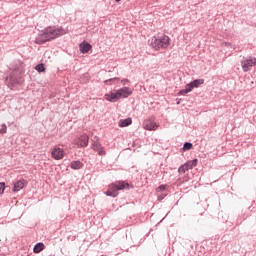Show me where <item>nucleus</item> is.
Instances as JSON below:
<instances>
[{
	"instance_id": "1",
	"label": "nucleus",
	"mask_w": 256,
	"mask_h": 256,
	"mask_svg": "<svg viewBox=\"0 0 256 256\" xmlns=\"http://www.w3.org/2000/svg\"><path fill=\"white\" fill-rule=\"evenodd\" d=\"M63 35H67V30L63 27L50 26L46 27L35 39V43L37 45H44L47 41H53V39H57Z\"/></svg>"
},
{
	"instance_id": "2",
	"label": "nucleus",
	"mask_w": 256,
	"mask_h": 256,
	"mask_svg": "<svg viewBox=\"0 0 256 256\" xmlns=\"http://www.w3.org/2000/svg\"><path fill=\"white\" fill-rule=\"evenodd\" d=\"M170 41L171 39L167 35L154 36L149 40V45L155 51H159V49H167Z\"/></svg>"
},
{
	"instance_id": "3",
	"label": "nucleus",
	"mask_w": 256,
	"mask_h": 256,
	"mask_svg": "<svg viewBox=\"0 0 256 256\" xmlns=\"http://www.w3.org/2000/svg\"><path fill=\"white\" fill-rule=\"evenodd\" d=\"M123 189H129V183L125 181L112 183L109 185V190L105 192V195L107 197H117V191H123Z\"/></svg>"
},
{
	"instance_id": "4",
	"label": "nucleus",
	"mask_w": 256,
	"mask_h": 256,
	"mask_svg": "<svg viewBox=\"0 0 256 256\" xmlns=\"http://www.w3.org/2000/svg\"><path fill=\"white\" fill-rule=\"evenodd\" d=\"M256 64V58L250 57V58H243L241 61L242 69L247 73L251 67H254Z\"/></svg>"
},
{
	"instance_id": "5",
	"label": "nucleus",
	"mask_w": 256,
	"mask_h": 256,
	"mask_svg": "<svg viewBox=\"0 0 256 256\" xmlns=\"http://www.w3.org/2000/svg\"><path fill=\"white\" fill-rule=\"evenodd\" d=\"M64 151L60 147H54V149L51 152L52 158L56 161H60V159H63L64 157Z\"/></svg>"
},
{
	"instance_id": "6",
	"label": "nucleus",
	"mask_w": 256,
	"mask_h": 256,
	"mask_svg": "<svg viewBox=\"0 0 256 256\" xmlns=\"http://www.w3.org/2000/svg\"><path fill=\"white\" fill-rule=\"evenodd\" d=\"M117 92H118V97L120 99H127V97H129L131 93H133V91L129 87H123L117 90Z\"/></svg>"
},
{
	"instance_id": "7",
	"label": "nucleus",
	"mask_w": 256,
	"mask_h": 256,
	"mask_svg": "<svg viewBox=\"0 0 256 256\" xmlns=\"http://www.w3.org/2000/svg\"><path fill=\"white\" fill-rule=\"evenodd\" d=\"M106 101H109L110 103H117L119 101V93L116 92H110L108 94H105Z\"/></svg>"
},
{
	"instance_id": "8",
	"label": "nucleus",
	"mask_w": 256,
	"mask_h": 256,
	"mask_svg": "<svg viewBox=\"0 0 256 256\" xmlns=\"http://www.w3.org/2000/svg\"><path fill=\"white\" fill-rule=\"evenodd\" d=\"M77 145L78 147H87V145H89V136H87L86 134L81 135L78 138Z\"/></svg>"
},
{
	"instance_id": "9",
	"label": "nucleus",
	"mask_w": 256,
	"mask_h": 256,
	"mask_svg": "<svg viewBox=\"0 0 256 256\" xmlns=\"http://www.w3.org/2000/svg\"><path fill=\"white\" fill-rule=\"evenodd\" d=\"M157 127L159 126L154 121L147 120L144 122V129H146V131H156Z\"/></svg>"
},
{
	"instance_id": "10",
	"label": "nucleus",
	"mask_w": 256,
	"mask_h": 256,
	"mask_svg": "<svg viewBox=\"0 0 256 256\" xmlns=\"http://www.w3.org/2000/svg\"><path fill=\"white\" fill-rule=\"evenodd\" d=\"M80 52L85 55L90 49H93V46L89 44L87 41H83L79 45Z\"/></svg>"
},
{
	"instance_id": "11",
	"label": "nucleus",
	"mask_w": 256,
	"mask_h": 256,
	"mask_svg": "<svg viewBox=\"0 0 256 256\" xmlns=\"http://www.w3.org/2000/svg\"><path fill=\"white\" fill-rule=\"evenodd\" d=\"M101 147H103V145H101V142L99 141V137L94 136L92 139L91 148L93 149V151H97V150L101 149Z\"/></svg>"
},
{
	"instance_id": "12",
	"label": "nucleus",
	"mask_w": 256,
	"mask_h": 256,
	"mask_svg": "<svg viewBox=\"0 0 256 256\" xmlns=\"http://www.w3.org/2000/svg\"><path fill=\"white\" fill-rule=\"evenodd\" d=\"M203 83H205L204 79H195L192 82L188 83V85L190 86V89H195L197 87H201V85H203Z\"/></svg>"
},
{
	"instance_id": "13",
	"label": "nucleus",
	"mask_w": 256,
	"mask_h": 256,
	"mask_svg": "<svg viewBox=\"0 0 256 256\" xmlns=\"http://www.w3.org/2000/svg\"><path fill=\"white\" fill-rule=\"evenodd\" d=\"M25 187V181L24 180H18L17 182L14 183L13 191L18 192L21 191Z\"/></svg>"
},
{
	"instance_id": "14",
	"label": "nucleus",
	"mask_w": 256,
	"mask_h": 256,
	"mask_svg": "<svg viewBox=\"0 0 256 256\" xmlns=\"http://www.w3.org/2000/svg\"><path fill=\"white\" fill-rule=\"evenodd\" d=\"M70 167L71 169H74L75 171L79 170V169H83V162L76 160V161H72L70 163Z\"/></svg>"
},
{
	"instance_id": "15",
	"label": "nucleus",
	"mask_w": 256,
	"mask_h": 256,
	"mask_svg": "<svg viewBox=\"0 0 256 256\" xmlns=\"http://www.w3.org/2000/svg\"><path fill=\"white\" fill-rule=\"evenodd\" d=\"M131 123H133V120L131 118H126L119 121V127H129Z\"/></svg>"
},
{
	"instance_id": "16",
	"label": "nucleus",
	"mask_w": 256,
	"mask_h": 256,
	"mask_svg": "<svg viewBox=\"0 0 256 256\" xmlns=\"http://www.w3.org/2000/svg\"><path fill=\"white\" fill-rule=\"evenodd\" d=\"M43 249H45V244H43V242H39L34 246L33 252L34 253H41V251H43Z\"/></svg>"
},
{
	"instance_id": "17",
	"label": "nucleus",
	"mask_w": 256,
	"mask_h": 256,
	"mask_svg": "<svg viewBox=\"0 0 256 256\" xmlns=\"http://www.w3.org/2000/svg\"><path fill=\"white\" fill-rule=\"evenodd\" d=\"M189 169H191L189 167V164L185 163L178 168V173H180V175H183L185 172L189 171Z\"/></svg>"
},
{
	"instance_id": "18",
	"label": "nucleus",
	"mask_w": 256,
	"mask_h": 256,
	"mask_svg": "<svg viewBox=\"0 0 256 256\" xmlns=\"http://www.w3.org/2000/svg\"><path fill=\"white\" fill-rule=\"evenodd\" d=\"M192 91V88L187 84L185 89L179 91L178 95H187V93H191Z\"/></svg>"
},
{
	"instance_id": "19",
	"label": "nucleus",
	"mask_w": 256,
	"mask_h": 256,
	"mask_svg": "<svg viewBox=\"0 0 256 256\" xmlns=\"http://www.w3.org/2000/svg\"><path fill=\"white\" fill-rule=\"evenodd\" d=\"M7 83H10L11 87H15L17 85V79H15L13 76H10L6 79Z\"/></svg>"
},
{
	"instance_id": "20",
	"label": "nucleus",
	"mask_w": 256,
	"mask_h": 256,
	"mask_svg": "<svg viewBox=\"0 0 256 256\" xmlns=\"http://www.w3.org/2000/svg\"><path fill=\"white\" fill-rule=\"evenodd\" d=\"M36 71H38V73H44L45 71V64L41 63L35 66Z\"/></svg>"
},
{
	"instance_id": "21",
	"label": "nucleus",
	"mask_w": 256,
	"mask_h": 256,
	"mask_svg": "<svg viewBox=\"0 0 256 256\" xmlns=\"http://www.w3.org/2000/svg\"><path fill=\"white\" fill-rule=\"evenodd\" d=\"M182 149L183 151H190V149H193V144L191 142H185Z\"/></svg>"
},
{
	"instance_id": "22",
	"label": "nucleus",
	"mask_w": 256,
	"mask_h": 256,
	"mask_svg": "<svg viewBox=\"0 0 256 256\" xmlns=\"http://www.w3.org/2000/svg\"><path fill=\"white\" fill-rule=\"evenodd\" d=\"M95 151H97V153H98V155H100V157H105V155L107 154V153L105 152V148H104L103 146L100 147V149L95 150Z\"/></svg>"
},
{
	"instance_id": "23",
	"label": "nucleus",
	"mask_w": 256,
	"mask_h": 256,
	"mask_svg": "<svg viewBox=\"0 0 256 256\" xmlns=\"http://www.w3.org/2000/svg\"><path fill=\"white\" fill-rule=\"evenodd\" d=\"M197 162H198V160L194 159V160L186 162V163L189 164L190 169H193V167H197Z\"/></svg>"
},
{
	"instance_id": "24",
	"label": "nucleus",
	"mask_w": 256,
	"mask_h": 256,
	"mask_svg": "<svg viewBox=\"0 0 256 256\" xmlns=\"http://www.w3.org/2000/svg\"><path fill=\"white\" fill-rule=\"evenodd\" d=\"M0 133L1 134L7 133V125L5 124L0 125Z\"/></svg>"
},
{
	"instance_id": "25",
	"label": "nucleus",
	"mask_w": 256,
	"mask_h": 256,
	"mask_svg": "<svg viewBox=\"0 0 256 256\" xmlns=\"http://www.w3.org/2000/svg\"><path fill=\"white\" fill-rule=\"evenodd\" d=\"M165 189H167V185H160L156 191L157 193H161L162 191H165Z\"/></svg>"
},
{
	"instance_id": "26",
	"label": "nucleus",
	"mask_w": 256,
	"mask_h": 256,
	"mask_svg": "<svg viewBox=\"0 0 256 256\" xmlns=\"http://www.w3.org/2000/svg\"><path fill=\"white\" fill-rule=\"evenodd\" d=\"M113 81H119V78H110V79L105 81V84L106 85H111V83H113Z\"/></svg>"
},
{
	"instance_id": "27",
	"label": "nucleus",
	"mask_w": 256,
	"mask_h": 256,
	"mask_svg": "<svg viewBox=\"0 0 256 256\" xmlns=\"http://www.w3.org/2000/svg\"><path fill=\"white\" fill-rule=\"evenodd\" d=\"M5 191V182H0V195Z\"/></svg>"
},
{
	"instance_id": "28",
	"label": "nucleus",
	"mask_w": 256,
	"mask_h": 256,
	"mask_svg": "<svg viewBox=\"0 0 256 256\" xmlns=\"http://www.w3.org/2000/svg\"><path fill=\"white\" fill-rule=\"evenodd\" d=\"M121 83L124 84V85H127V83H129V80L128 79H123V80H121Z\"/></svg>"
},
{
	"instance_id": "29",
	"label": "nucleus",
	"mask_w": 256,
	"mask_h": 256,
	"mask_svg": "<svg viewBox=\"0 0 256 256\" xmlns=\"http://www.w3.org/2000/svg\"><path fill=\"white\" fill-rule=\"evenodd\" d=\"M163 199H165V195H159L158 196V201H163Z\"/></svg>"
},
{
	"instance_id": "30",
	"label": "nucleus",
	"mask_w": 256,
	"mask_h": 256,
	"mask_svg": "<svg viewBox=\"0 0 256 256\" xmlns=\"http://www.w3.org/2000/svg\"><path fill=\"white\" fill-rule=\"evenodd\" d=\"M116 1V3H119V1H121V0H115Z\"/></svg>"
}]
</instances>
